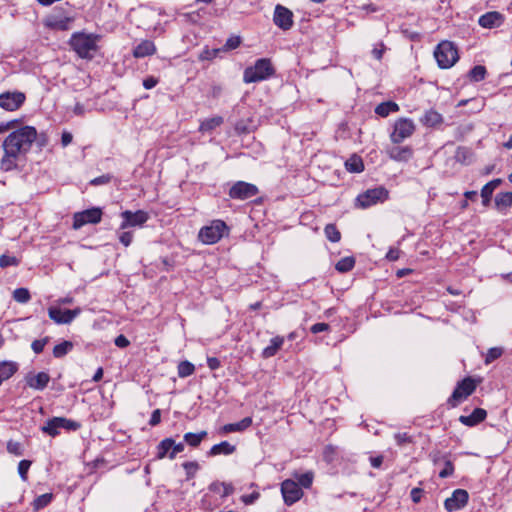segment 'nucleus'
Returning <instances> with one entry per match:
<instances>
[{
  "label": "nucleus",
  "instance_id": "1",
  "mask_svg": "<svg viewBox=\"0 0 512 512\" xmlns=\"http://www.w3.org/2000/svg\"><path fill=\"white\" fill-rule=\"evenodd\" d=\"M37 138V130L33 126H23L12 131L3 141V150L11 156H24L31 149Z\"/></svg>",
  "mask_w": 512,
  "mask_h": 512
},
{
  "label": "nucleus",
  "instance_id": "2",
  "mask_svg": "<svg viewBox=\"0 0 512 512\" xmlns=\"http://www.w3.org/2000/svg\"><path fill=\"white\" fill-rule=\"evenodd\" d=\"M99 40V35L75 32L72 34L69 44L80 58L92 59L98 50Z\"/></svg>",
  "mask_w": 512,
  "mask_h": 512
},
{
  "label": "nucleus",
  "instance_id": "3",
  "mask_svg": "<svg viewBox=\"0 0 512 512\" xmlns=\"http://www.w3.org/2000/svg\"><path fill=\"white\" fill-rule=\"evenodd\" d=\"M275 73L270 59H258L253 66L244 70L243 80L245 83H255L268 79Z\"/></svg>",
  "mask_w": 512,
  "mask_h": 512
},
{
  "label": "nucleus",
  "instance_id": "4",
  "mask_svg": "<svg viewBox=\"0 0 512 512\" xmlns=\"http://www.w3.org/2000/svg\"><path fill=\"white\" fill-rule=\"evenodd\" d=\"M434 57L441 69L451 68L459 59L458 50L450 41L440 42L434 50Z\"/></svg>",
  "mask_w": 512,
  "mask_h": 512
},
{
  "label": "nucleus",
  "instance_id": "5",
  "mask_svg": "<svg viewBox=\"0 0 512 512\" xmlns=\"http://www.w3.org/2000/svg\"><path fill=\"white\" fill-rule=\"evenodd\" d=\"M227 231L228 227L224 221L213 220L200 229L198 238L202 243L212 245L217 243Z\"/></svg>",
  "mask_w": 512,
  "mask_h": 512
},
{
  "label": "nucleus",
  "instance_id": "6",
  "mask_svg": "<svg viewBox=\"0 0 512 512\" xmlns=\"http://www.w3.org/2000/svg\"><path fill=\"white\" fill-rule=\"evenodd\" d=\"M80 427L81 424L77 421L67 419L65 417H53L42 427V431L52 437H55L59 434L60 429L77 431Z\"/></svg>",
  "mask_w": 512,
  "mask_h": 512
},
{
  "label": "nucleus",
  "instance_id": "7",
  "mask_svg": "<svg viewBox=\"0 0 512 512\" xmlns=\"http://www.w3.org/2000/svg\"><path fill=\"white\" fill-rule=\"evenodd\" d=\"M476 382L467 377L457 384L452 395L448 399V404L452 407L457 406L462 400L470 396L476 389Z\"/></svg>",
  "mask_w": 512,
  "mask_h": 512
},
{
  "label": "nucleus",
  "instance_id": "8",
  "mask_svg": "<svg viewBox=\"0 0 512 512\" xmlns=\"http://www.w3.org/2000/svg\"><path fill=\"white\" fill-rule=\"evenodd\" d=\"M415 132V124L411 119L400 118L394 124V129L390 139L394 144H400L405 139L411 137Z\"/></svg>",
  "mask_w": 512,
  "mask_h": 512
},
{
  "label": "nucleus",
  "instance_id": "9",
  "mask_svg": "<svg viewBox=\"0 0 512 512\" xmlns=\"http://www.w3.org/2000/svg\"><path fill=\"white\" fill-rule=\"evenodd\" d=\"M101 219L102 210L98 207L76 212L73 215V228L78 230L87 224H97L101 221Z\"/></svg>",
  "mask_w": 512,
  "mask_h": 512
},
{
  "label": "nucleus",
  "instance_id": "10",
  "mask_svg": "<svg viewBox=\"0 0 512 512\" xmlns=\"http://www.w3.org/2000/svg\"><path fill=\"white\" fill-rule=\"evenodd\" d=\"M281 493L284 503L288 506L299 501L304 495L301 487L294 479H286L281 483Z\"/></svg>",
  "mask_w": 512,
  "mask_h": 512
},
{
  "label": "nucleus",
  "instance_id": "11",
  "mask_svg": "<svg viewBox=\"0 0 512 512\" xmlns=\"http://www.w3.org/2000/svg\"><path fill=\"white\" fill-rule=\"evenodd\" d=\"M387 198L388 191L384 187H377L358 195L357 203L360 207L367 208L378 202H383Z\"/></svg>",
  "mask_w": 512,
  "mask_h": 512
},
{
  "label": "nucleus",
  "instance_id": "12",
  "mask_svg": "<svg viewBox=\"0 0 512 512\" xmlns=\"http://www.w3.org/2000/svg\"><path fill=\"white\" fill-rule=\"evenodd\" d=\"M256 185L244 181H238L229 190V197L236 200H247L258 194Z\"/></svg>",
  "mask_w": 512,
  "mask_h": 512
},
{
  "label": "nucleus",
  "instance_id": "13",
  "mask_svg": "<svg viewBox=\"0 0 512 512\" xmlns=\"http://www.w3.org/2000/svg\"><path fill=\"white\" fill-rule=\"evenodd\" d=\"M26 96L19 91H7L0 94V107L6 111H15L25 102Z\"/></svg>",
  "mask_w": 512,
  "mask_h": 512
},
{
  "label": "nucleus",
  "instance_id": "14",
  "mask_svg": "<svg viewBox=\"0 0 512 512\" xmlns=\"http://www.w3.org/2000/svg\"><path fill=\"white\" fill-rule=\"evenodd\" d=\"M80 313L81 309L79 307L72 310H61L57 307H50L48 309L50 319L56 324H70L78 315H80Z\"/></svg>",
  "mask_w": 512,
  "mask_h": 512
},
{
  "label": "nucleus",
  "instance_id": "15",
  "mask_svg": "<svg viewBox=\"0 0 512 512\" xmlns=\"http://www.w3.org/2000/svg\"><path fill=\"white\" fill-rule=\"evenodd\" d=\"M123 222L120 225V229L127 227L142 226L149 218L148 213L143 210H137L135 212L126 210L121 213Z\"/></svg>",
  "mask_w": 512,
  "mask_h": 512
},
{
  "label": "nucleus",
  "instance_id": "16",
  "mask_svg": "<svg viewBox=\"0 0 512 512\" xmlns=\"http://www.w3.org/2000/svg\"><path fill=\"white\" fill-rule=\"evenodd\" d=\"M468 499L469 495L466 490L456 489L453 491L451 497L445 500V509L449 512L459 510L467 504Z\"/></svg>",
  "mask_w": 512,
  "mask_h": 512
},
{
  "label": "nucleus",
  "instance_id": "17",
  "mask_svg": "<svg viewBox=\"0 0 512 512\" xmlns=\"http://www.w3.org/2000/svg\"><path fill=\"white\" fill-rule=\"evenodd\" d=\"M273 21L282 30H289L293 25V13L282 5L275 7Z\"/></svg>",
  "mask_w": 512,
  "mask_h": 512
},
{
  "label": "nucleus",
  "instance_id": "18",
  "mask_svg": "<svg viewBox=\"0 0 512 512\" xmlns=\"http://www.w3.org/2000/svg\"><path fill=\"white\" fill-rule=\"evenodd\" d=\"M73 18L62 14H52L45 18L44 25L53 30L66 31L70 28Z\"/></svg>",
  "mask_w": 512,
  "mask_h": 512
},
{
  "label": "nucleus",
  "instance_id": "19",
  "mask_svg": "<svg viewBox=\"0 0 512 512\" xmlns=\"http://www.w3.org/2000/svg\"><path fill=\"white\" fill-rule=\"evenodd\" d=\"M388 156L397 162H408L413 157V149L411 146L395 145L387 150Z\"/></svg>",
  "mask_w": 512,
  "mask_h": 512
},
{
  "label": "nucleus",
  "instance_id": "20",
  "mask_svg": "<svg viewBox=\"0 0 512 512\" xmlns=\"http://www.w3.org/2000/svg\"><path fill=\"white\" fill-rule=\"evenodd\" d=\"M503 21V15L497 11L487 12L479 18V24L484 28L499 27Z\"/></svg>",
  "mask_w": 512,
  "mask_h": 512
},
{
  "label": "nucleus",
  "instance_id": "21",
  "mask_svg": "<svg viewBox=\"0 0 512 512\" xmlns=\"http://www.w3.org/2000/svg\"><path fill=\"white\" fill-rule=\"evenodd\" d=\"M487 416L486 410L482 408H476L470 415H461L459 421L466 426L473 427L485 420Z\"/></svg>",
  "mask_w": 512,
  "mask_h": 512
},
{
  "label": "nucleus",
  "instance_id": "22",
  "mask_svg": "<svg viewBox=\"0 0 512 512\" xmlns=\"http://www.w3.org/2000/svg\"><path fill=\"white\" fill-rule=\"evenodd\" d=\"M50 381V376L46 372H39L36 375L27 378V385L35 390H44Z\"/></svg>",
  "mask_w": 512,
  "mask_h": 512
},
{
  "label": "nucleus",
  "instance_id": "23",
  "mask_svg": "<svg viewBox=\"0 0 512 512\" xmlns=\"http://www.w3.org/2000/svg\"><path fill=\"white\" fill-rule=\"evenodd\" d=\"M156 47L155 44L150 40H143L133 49V56L135 58H144L146 56H150L155 54Z\"/></svg>",
  "mask_w": 512,
  "mask_h": 512
},
{
  "label": "nucleus",
  "instance_id": "24",
  "mask_svg": "<svg viewBox=\"0 0 512 512\" xmlns=\"http://www.w3.org/2000/svg\"><path fill=\"white\" fill-rule=\"evenodd\" d=\"M252 422L253 421H252L251 417H245L237 423L225 424L220 429V432L222 434H228V433H233V432H242V431H245L247 428H249L252 425Z\"/></svg>",
  "mask_w": 512,
  "mask_h": 512
},
{
  "label": "nucleus",
  "instance_id": "25",
  "mask_svg": "<svg viewBox=\"0 0 512 512\" xmlns=\"http://www.w3.org/2000/svg\"><path fill=\"white\" fill-rule=\"evenodd\" d=\"M420 122L426 127H436L443 122V116L436 110H427L420 118Z\"/></svg>",
  "mask_w": 512,
  "mask_h": 512
},
{
  "label": "nucleus",
  "instance_id": "26",
  "mask_svg": "<svg viewBox=\"0 0 512 512\" xmlns=\"http://www.w3.org/2000/svg\"><path fill=\"white\" fill-rule=\"evenodd\" d=\"M236 447L230 444L227 441H222L219 444H215L211 447V449L207 452V455L210 457L217 455H231L235 452Z\"/></svg>",
  "mask_w": 512,
  "mask_h": 512
},
{
  "label": "nucleus",
  "instance_id": "27",
  "mask_svg": "<svg viewBox=\"0 0 512 512\" xmlns=\"http://www.w3.org/2000/svg\"><path fill=\"white\" fill-rule=\"evenodd\" d=\"M284 343V337L276 336L270 340V345L262 351L263 358H271L277 354Z\"/></svg>",
  "mask_w": 512,
  "mask_h": 512
},
{
  "label": "nucleus",
  "instance_id": "28",
  "mask_svg": "<svg viewBox=\"0 0 512 512\" xmlns=\"http://www.w3.org/2000/svg\"><path fill=\"white\" fill-rule=\"evenodd\" d=\"M18 370V364L13 361L0 362V382L11 378Z\"/></svg>",
  "mask_w": 512,
  "mask_h": 512
},
{
  "label": "nucleus",
  "instance_id": "29",
  "mask_svg": "<svg viewBox=\"0 0 512 512\" xmlns=\"http://www.w3.org/2000/svg\"><path fill=\"white\" fill-rule=\"evenodd\" d=\"M501 184V179H494L483 186L481 189V197L483 204L487 205L490 202L494 190Z\"/></svg>",
  "mask_w": 512,
  "mask_h": 512
},
{
  "label": "nucleus",
  "instance_id": "30",
  "mask_svg": "<svg viewBox=\"0 0 512 512\" xmlns=\"http://www.w3.org/2000/svg\"><path fill=\"white\" fill-rule=\"evenodd\" d=\"M399 111V106L393 101L382 102L375 108V113L381 117H387L392 112Z\"/></svg>",
  "mask_w": 512,
  "mask_h": 512
},
{
  "label": "nucleus",
  "instance_id": "31",
  "mask_svg": "<svg viewBox=\"0 0 512 512\" xmlns=\"http://www.w3.org/2000/svg\"><path fill=\"white\" fill-rule=\"evenodd\" d=\"M223 118L221 116H215L212 118L205 119L201 122L199 130L203 133L211 132L215 128L219 127L223 123Z\"/></svg>",
  "mask_w": 512,
  "mask_h": 512
},
{
  "label": "nucleus",
  "instance_id": "32",
  "mask_svg": "<svg viewBox=\"0 0 512 512\" xmlns=\"http://www.w3.org/2000/svg\"><path fill=\"white\" fill-rule=\"evenodd\" d=\"M294 480L298 483V485L302 488H310L313 483L314 473L312 471H308L302 474L294 473Z\"/></svg>",
  "mask_w": 512,
  "mask_h": 512
},
{
  "label": "nucleus",
  "instance_id": "33",
  "mask_svg": "<svg viewBox=\"0 0 512 512\" xmlns=\"http://www.w3.org/2000/svg\"><path fill=\"white\" fill-rule=\"evenodd\" d=\"M173 445V439L172 438H165L159 442L157 445V459H163L165 457H168L169 453L171 452V447Z\"/></svg>",
  "mask_w": 512,
  "mask_h": 512
},
{
  "label": "nucleus",
  "instance_id": "34",
  "mask_svg": "<svg viewBox=\"0 0 512 512\" xmlns=\"http://www.w3.org/2000/svg\"><path fill=\"white\" fill-rule=\"evenodd\" d=\"M20 156H11L8 150H4V155L0 162V167L4 171H11L17 167L16 161Z\"/></svg>",
  "mask_w": 512,
  "mask_h": 512
},
{
  "label": "nucleus",
  "instance_id": "35",
  "mask_svg": "<svg viewBox=\"0 0 512 512\" xmlns=\"http://www.w3.org/2000/svg\"><path fill=\"white\" fill-rule=\"evenodd\" d=\"M209 489L213 492H221L222 497H227L234 492L233 485L226 482H214L210 485Z\"/></svg>",
  "mask_w": 512,
  "mask_h": 512
},
{
  "label": "nucleus",
  "instance_id": "36",
  "mask_svg": "<svg viewBox=\"0 0 512 512\" xmlns=\"http://www.w3.org/2000/svg\"><path fill=\"white\" fill-rule=\"evenodd\" d=\"M206 436V431H201L199 433L188 432L184 434V441L191 447H198Z\"/></svg>",
  "mask_w": 512,
  "mask_h": 512
},
{
  "label": "nucleus",
  "instance_id": "37",
  "mask_svg": "<svg viewBox=\"0 0 512 512\" xmlns=\"http://www.w3.org/2000/svg\"><path fill=\"white\" fill-rule=\"evenodd\" d=\"M345 167L349 172L360 173L364 170V164L360 157L353 155L346 163Z\"/></svg>",
  "mask_w": 512,
  "mask_h": 512
},
{
  "label": "nucleus",
  "instance_id": "38",
  "mask_svg": "<svg viewBox=\"0 0 512 512\" xmlns=\"http://www.w3.org/2000/svg\"><path fill=\"white\" fill-rule=\"evenodd\" d=\"M73 343L71 341H63L53 348V356L55 358H62L73 349Z\"/></svg>",
  "mask_w": 512,
  "mask_h": 512
},
{
  "label": "nucleus",
  "instance_id": "39",
  "mask_svg": "<svg viewBox=\"0 0 512 512\" xmlns=\"http://www.w3.org/2000/svg\"><path fill=\"white\" fill-rule=\"evenodd\" d=\"M53 498H54V495L52 493H45V494L38 496L33 501L34 510L39 511V510L45 508L46 506H48L51 503Z\"/></svg>",
  "mask_w": 512,
  "mask_h": 512
},
{
  "label": "nucleus",
  "instance_id": "40",
  "mask_svg": "<svg viewBox=\"0 0 512 512\" xmlns=\"http://www.w3.org/2000/svg\"><path fill=\"white\" fill-rule=\"evenodd\" d=\"M355 266V259L353 257H344V258H341L337 263H336V270L341 272V273H346V272H349L350 270L353 269V267Z\"/></svg>",
  "mask_w": 512,
  "mask_h": 512
},
{
  "label": "nucleus",
  "instance_id": "41",
  "mask_svg": "<svg viewBox=\"0 0 512 512\" xmlns=\"http://www.w3.org/2000/svg\"><path fill=\"white\" fill-rule=\"evenodd\" d=\"M326 238L333 242H339L341 239V233L334 224H327L324 228Z\"/></svg>",
  "mask_w": 512,
  "mask_h": 512
},
{
  "label": "nucleus",
  "instance_id": "42",
  "mask_svg": "<svg viewBox=\"0 0 512 512\" xmlns=\"http://www.w3.org/2000/svg\"><path fill=\"white\" fill-rule=\"evenodd\" d=\"M486 68L482 65H476L469 71V78L471 81L479 82L482 81L486 76Z\"/></svg>",
  "mask_w": 512,
  "mask_h": 512
},
{
  "label": "nucleus",
  "instance_id": "43",
  "mask_svg": "<svg viewBox=\"0 0 512 512\" xmlns=\"http://www.w3.org/2000/svg\"><path fill=\"white\" fill-rule=\"evenodd\" d=\"M178 376L185 378L192 375L195 371V366L189 361H182L178 364Z\"/></svg>",
  "mask_w": 512,
  "mask_h": 512
},
{
  "label": "nucleus",
  "instance_id": "44",
  "mask_svg": "<svg viewBox=\"0 0 512 512\" xmlns=\"http://www.w3.org/2000/svg\"><path fill=\"white\" fill-rule=\"evenodd\" d=\"M186 472V480H191L195 477L200 469V465L196 461H187L182 464Z\"/></svg>",
  "mask_w": 512,
  "mask_h": 512
},
{
  "label": "nucleus",
  "instance_id": "45",
  "mask_svg": "<svg viewBox=\"0 0 512 512\" xmlns=\"http://www.w3.org/2000/svg\"><path fill=\"white\" fill-rule=\"evenodd\" d=\"M13 298L18 303H27L31 296L26 288H17L13 292Z\"/></svg>",
  "mask_w": 512,
  "mask_h": 512
},
{
  "label": "nucleus",
  "instance_id": "46",
  "mask_svg": "<svg viewBox=\"0 0 512 512\" xmlns=\"http://www.w3.org/2000/svg\"><path fill=\"white\" fill-rule=\"evenodd\" d=\"M471 155V151L468 148L458 147L455 153V159L461 163H468Z\"/></svg>",
  "mask_w": 512,
  "mask_h": 512
},
{
  "label": "nucleus",
  "instance_id": "47",
  "mask_svg": "<svg viewBox=\"0 0 512 512\" xmlns=\"http://www.w3.org/2000/svg\"><path fill=\"white\" fill-rule=\"evenodd\" d=\"M19 260L15 256L3 254L0 256V267L18 266Z\"/></svg>",
  "mask_w": 512,
  "mask_h": 512
},
{
  "label": "nucleus",
  "instance_id": "48",
  "mask_svg": "<svg viewBox=\"0 0 512 512\" xmlns=\"http://www.w3.org/2000/svg\"><path fill=\"white\" fill-rule=\"evenodd\" d=\"M444 458V468L439 472L440 478L450 477L454 473V465L447 457Z\"/></svg>",
  "mask_w": 512,
  "mask_h": 512
},
{
  "label": "nucleus",
  "instance_id": "49",
  "mask_svg": "<svg viewBox=\"0 0 512 512\" xmlns=\"http://www.w3.org/2000/svg\"><path fill=\"white\" fill-rule=\"evenodd\" d=\"M495 202L498 206H511L512 205V192H505L496 196Z\"/></svg>",
  "mask_w": 512,
  "mask_h": 512
},
{
  "label": "nucleus",
  "instance_id": "50",
  "mask_svg": "<svg viewBox=\"0 0 512 512\" xmlns=\"http://www.w3.org/2000/svg\"><path fill=\"white\" fill-rule=\"evenodd\" d=\"M502 355V349L499 347L490 348L485 357V363L489 364Z\"/></svg>",
  "mask_w": 512,
  "mask_h": 512
},
{
  "label": "nucleus",
  "instance_id": "51",
  "mask_svg": "<svg viewBox=\"0 0 512 512\" xmlns=\"http://www.w3.org/2000/svg\"><path fill=\"white\" fill-rule=\"evenodd\" d=\"M31 466V461L21 460L18 464V473L23 481L27 480V473Z\"/></svg>",
  "mask_w": 512,
  "mask_h": 512
},
{
  "label": "nucleus",
  "instance_id": "52",
  "mask_svg": "<svg viewBox=\"0 0 512 512\" xmlns=\"http://www.w3.org/2000/svg\"><path fill=\"white\" fill-rule=\"evenodd\" d=\"M49 337H44L42 339L34 340L31 344V348L36 354H40L43 350L45 345L48 343Z\"/></svg>",
  "mask_w": 512,
  "mask_h": 512
},
{
  "label": "nucleus",
  "instance_id": "53",
  "mask_svg": "<svg viewBox=\"0 0 512 512\" xmlns=\"http://www.w3.org/2000/svg\"><path fill=\"white\" fill-rule=\"evenodd\" d=\"M240 43L241 38L239 36H231L227 39L226 43L224 44L223 50L228 51L236 49L237 47H239Z\"/></svg>",
  "mask_w": 512,
  "mask_h": 512
},
{
  "label": "nucleus",
  "instance_id": "54",
  "mask_svg": "<svg viewBox=\"0 0 512 512\" xmlns=\"http://www.w3.org/2000/svg\"><path fill=\"white\" fill-rule=\"evenodd\" d=\"M184 448H185V445H184L183 442L176 443L173 440V445L171 447V452L169 453L168 458L170 460H173L176 457L177 454H179V453L184 451Z\"/></svg>",
  "mask_w": 512,
  "mask_h": 512
},
{
  "label": "nucleus",
  "instance_id": "55",
  "mask_svg": "<svg viewBox=\"0 0 512 512\" xmlns=\"http://www.w3.org/2000/svg\"><path fill=\"white\" fill-rule=\"evenodd\" d=\"M394 439L399 446H403L408 443H412V437L407 433H396Z\"/></svg>",
  "mask_w": 512,
  "mask_h": 512
},
{
  "label": "nucleus",
  "instance_id": "56",
  "mask_svg": "<svg viewBox=\"0 0 512 512\" xmlns=\"http://www.w3.org/2000/svg\"><path fill=\"white\" fill-rule=\"evenodd\" d=\"M119 241L125 246H129L133 240V233L130 231H123L118 234Z\"/></svg>",
  "mask_w": 512,
  "mask_h": 512
},
{
  "label": "nucleus",
  "instance_id": "57",
  "mask_svg": "<svg viewBox=\"0 0 512 512\" xmlns=\"http://www.w3.org/2000/svg\"><path fill=\"white\" fill-rule=\"evenodd\" d=\"M112 179L110 174L101 175L96 177L90 181V184L93 186L108 184Z\"/></svg>",
  "mask_w": 512,
  "mask_h": 512
},
{
  "label": "nucleus",
  "instance_id": "58",
  "mask_svg": "<svg viewBox=\"0 0 512 512\" xmlns=\"http://www.w3.org/2000/svg\"><path fill=\"white\" fill-rule=\"evenodd\" d=\"M8 452L20 456L22 454L21 445L18 442L9 441L7 444Z\"/></svg>",
  "mask_w": 512,
  "mask_h": 512
},
{
  "label": "nucleus",
  "instance_id": "59",
  "mask_svg": "<svg viewBox=\"0 0 512 512\" xmlns=\"http://www.w3.org/2000/svg\"><path fill=\"white\" fill-rule=\"evenodd\" d=\"M260 497V494L259 492H252L251 494H248V495H243L241 497V500L242 502L245 504V505H251L253 504L258 498Z\"/></svg>",
  "mask_w": 512,
  "mask_h": 512
},
{
  "label": "nucleus",
  "instance_id": "60",
  "mask_svg": "<svg viewBox=\"0 0 512 512\" xmlns=\"http://www.w3.org/2000/svg\"><path fill=\"white\" fill-rule=\"evenodd\" d=\"M114 343L119 348H126L129 346L130 341L127 339L126 336L120 334L115 338Z\"/></svg>",
  "mask_w": 512,
  "mask_h": 512
},
{
  "label": "nucleus",
  "instance_id": "61",
  "mask_svg": "<svg viewBox=\"0 0 512 512\" xmlns=\"http://www.w3.org/2000/svg\"><path fill=\"white\" fill-rule=\"evenodd\" d=\"M401 251L398 248H390L386 254V259L389 261H396L400 257Z\"/></svg>",
  "mask_w": 512,
  "mask_h": 512
},
{
  "label": "nucleus",
  "instance_id": "62",
  "mask_svg": "<svg viewBox=\"0 0 512 512\" xmlns=\"http://www.w3.org/2000/svg\"><path fill=\"white\" fill-rule=\"evenodd\" d=\"M328 329L329 325L327 323H316L312 325L310 328L311 332L314 334L327 331Z\"/></svg>",
  "mask_w": 512,
  "mask_h": 512
},
{
  "label": "nucleus",
  "instance_id": "63",
  "mask_svg": "<svg viewBox=\"0 0 512 512\" xmlns=\"http://www.w3.org/2000/svg\"><path fill=\"white\" fill-rule=\"evenodd\" d=\"M157 83L158 79L153 76H149L143 80V86L147 90L154 88L157 85Z\"/></svg>",
  "mask_w": 512,
  "mask_h": 512
},
{
  "label": "nucleus",
  "instance_id": "64",
  "mask_svg": "<svg viewBox=\"0 0 512 512\" xmlns=\"http://www.w3.org/2000/svg\"><path fill=\"white\" fill-rule=\"evenodd\" d=\"M160 421H161V412L159 409H156L152 412L151 418L149 420V424L151 426H156L160 423Z\"/></svg>",
  "mask_w": 512,
  "mask_h": 512
}]
</instances>
